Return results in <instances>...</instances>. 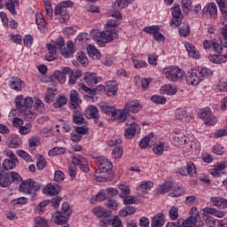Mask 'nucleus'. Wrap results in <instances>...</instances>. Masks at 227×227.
<instances>
[{"mask_svg": "<svg viewBox=\"0 0 227 227\" xmlns=\"http://www.w3.org/2000/svg\"><path fill=\"white\" fill-rule=\"evenodd\" d=\"M90 33L99 47H106V43L114 40V20H108L103 31L91 29Z\"/></svg>", "mask_w": 227, "mask_h": 227, "instance_id": "nucleus-1", "label": "nucleus"}, {"mask_svg": "<svg viewBox=\"0 0 227 227\" xmlns=\"http://www.w3.org/2000/svg\"><path fill=\"white\" fill-rule=\"evenodd\" d=\"M212 75H214V72L207 67H202L200 70L192 69L185 75L186 83L190 86H198L201 81H205L207 77H212Z\"/></svg>", "mask_w": 227, "mask_h": 227, "instance_id": "nucleus-2", "label": "nucleus"}, {"mask_svg": "<svg viewBox=\"0 0 227 227\" xmlns=\"http://www.w3.org/2000/svg\"><path fill=\"white\" fill-rule=\"evenodd\" d=\"M114 189L113 187L107 188L106 191L104 189L99 190V192L95 195V201L98 203L105 201V207L110 210H114Z\"/></svg>", "mask_w": 227, "mask_h": 227, "instance_id": "nucleus-3", "label": "nucleus"}, {"mask_svg": "<svg viewBox=\"0 0 227 227\" xmlns=\"http://www.w3.org/2000/svg\"><path fill=\"white\" fill-rule=\"evenodd\" d=\"M42 189V184L28 178L21 182L19 191L24 194H30L32 198H36L37 192H40Z\"/></svg>", "mask_w": 227, "mask_h": 227, "instance_id": "nucleus-4", "label": "nucleus"}, {"mask_svg": "<svg viewBox=\"0 0 227 227\" xmlns=\"http://www.w3.org/2000/svg\"><path fill=\"white\" fill-rule=\"evenodd\" d=\"M22 176L17 172H4L0 170V185L4 188L10 187L12 184H20Z\"/></svg>", "mask_w": 227, "mask_h": 227, "instance_id": "nucleus-5", "label": "nucleus"}, {"mask_svg": "<svg viewBox=\"0 0 227 227\" xmlns=\"http://www.w3.org/2000/svg\"><path fill=\"white\" fill-rule=\"evenodd\" d=\"M163 74L166 75V79L171 82H178L185 77V72L176 66H170L163 69Z\"/></svg>", "mask_w": 227, "mask_h": 227, "instance_id": "nucleus-6", "label": "nucleus"}, {"mask_svg": "<svg viewBox=\"0 0 227 227\" xmlns=\"http://www.w3.org/2000/svg\"><path fill=\"white\" fill-rule=\"evenodd\" d=\"M198 116L200 120H204L206 125L214 126L217 123V117L212 114V110L209 107L200 110Z\"/></svg>", "mask_w": 227, "mask_h": 227, "instance_id": "nucleus-7", "label": "nucleus"}, {"mask_svg": "<svg viewBox=\"0 0 227 227\" xmlns=\"http://www.w3.org/2000/svg\"><path fill=\"white\" fill-rule=\"evenodd\" d=\"M96 164L98 166V169L103 173H111V171H113V161L106 156H98Z\"/></svg>", "mask_w": 227, "mask_h": 227, "instance_id": "nucleus-8", "label": "nucleus"}, {"mask_svg": "<svg viewBox=\"0 0 227 227\" xmlns=\"http://www.w3.org/2000/svg\"><path fill=\"white\" fill-rule=\"evenodd\" d=\"M16 107L20 109V111H25L26 109H30L33 106V98L27 97L24 98L23 95H20L15 98Z\"/></svg>", "mask_w": 227, "mask_h": 227, "instance_id": "nucleus-9", "label": "nucleus"}, {"mask_svg": "<svg viewBox=\"0 0 227 227\" xmlns=\"http://www.w3.org/2000/svg\"><path fill=\"white\" fill-rule=\"evenodd\" d=\"M55 17H59V22L65 24L70 20V12L68 9L62 7L59 4L55 6L54 9Z\"/></svg>", "mask_w": 227, "mask_h": 227, "instance_id": "nucleus-10", "label": "nucleus"}, {"mask_svg": "<svg viewBox=\"0 0 227 227\" xmlns=\"http://www.w3.org/2000/svg\"><path fill=\"white\" fill-rule=\"evenodd\" d=\"M73 166H79L80 169L83 171V173L90 172V164L88 163V160L81 155H74L72 158Z\"/></svg>", "mask_w": 227, "mask_h": 227, "instance_id": "nucleus-11", "label": "nucleus"}, {"mask_svg": "<svg viewBox=\"0 0 227 227\" xmlns=\"http://www.w3.org/2000/svg\"><path fill=\"white\" fill-rule=\"evenodd\" d=\"M84 116L88 118V120H94V123H98L100 121L98 108L95 106H89L84 111Z\"/></svg>", "mask_w": 227, "mask_h": 227, "instance_id": "nucleus-12", "label": "nucleus"}, {"mask_svg": "<svg viewBox=\"0 0 227 227\" xmlns=\"http://www.w3.org/2000/svg\"><path fill=\"white\" fill-rule=\"evenodd\" d=\"M91 213L99 219H109L113 212L106 207L97 206L91 209Z\"/></svg>", "mask_w": 227, "mask_h": 227, "instance_id": "nucleus-13", "label": "nucleus"}, {"mask_svg": "<svg viewBox=\"0 0 227 227\" xmlns=\"http://www.w3.org/2000/svg\"><path fill=\"white\" fill-rule=\"evenodd\" d=\"M92 91H106L107 97H114V81L106 82V85H98Z\"/></svg>", "mask_w": 227, "mask_h": 227, "instance_id": "nucleus-14", "label": "nucleus"}, {"mask_svg": "<svg viewBox=\"0 0 227 227\" xmlns=\"http://www.w3.org/2000/svg\"><path fill=\"white\" fill-rule=\"evenodd\" d=\"M226 168H227L226 160L218 161L214 165L213 168L209 169V173L213 176L219 178V176H221V174L223 173V171H224V169H226Z\"/></svg>", "mask_w": 227, "mask_h": 227, "instance_id": "nucleus-15", "label": "nucleus"}, {"mask_svg": "<svg viewBox=\"0 0 227 227\" xmlns=\"http://www.w3.org/2000/svg\"><path fill=\"white\" fill-rule=\"evenodd\" d=\"M66 45L67 46H63L64 48L60 50L61 56L66 59L74 58V54L75 53V44L74 41H68Z\"/></svg>", "mask_w": 227, "mask_h": 227, "instance_id": "nucleus-16", "label": "nucleus"}, {"mask_svg": "<svg viewBox=\"0 0 227 227\" xmlns=\"http://www.w3.org/2000/svg\"><path fill=\"white\" fill-rule=\"evenodd\" d=\"M124 108H125V111L128 112V114H129V113L136 114V113H139V111L143 109V105L139 103V100L134 99L128 102L124 106Z\"/></svg>", "mask_w": 227, "mask_h": 227, "instance_id": "nucleus-17", "label": "nucleus"}, {"mask_svg": "<svg viewBox=\"0 0 227 227\" xmlns=\"http://www.w3.org/2000/svg\"><path fill=\"white\" fill-rule=\"evenodd\" d=\"M223 47L225 48V53L224 54H213L209 55L207 58L209 61L212 63H215V65H221L223 63H226L227 61V43L223 44Z\"/></svg>", "mask_w": 227, "mask_h": 227, "instance_id": "nucleus-18", "label": "nucleus"}, {"mask_svg": "<svg viewBox=\"0 0 227 227\" xmlns=\"http://www.w3.org/2000/svg\"><path fill=\"white\" fill-rule=\"evenodd\" d=\"M46 49L48 52L44 55L45 61H54V59H58V48L54 46L52 43H47Z\"/></svg>", "mask_w": 227, "mask_h": 227, "instance_id": "nucleus-19", "label": "nucleus"}, {"mask_svg": "<svg viewBox=\"0 0 227 227\" xmlns=\"http://www.w3.org/2000/svg\"><path fill=\"white\" fill-rule=\"evenodd\" d=\"M202 13L203 15L212 17V19H217V4H215L214 2L207 4L202 10Z\"/></svg>", "mask_w": 227, "mask_h": 227, "instance_id": "nucleus-20", "label": "nucleus"}, {"mask_svg": "<svg viewBox=\"0 0 227 227\" xmlns=\"http://www.w3.org/2000/svg\"><path fill=\"white\" fill-rule=\"evenodd\" d=\"M24 84V81L20 78L14 76L11 77L8 82V86L11 90L14 91H22V85Z\"/></svg>", "mask_w": 227, "mask_h": 227, "instance_id": "nucleus-21", "label": "nucleus"}, {"mask_svg": "<svg viewBox=\"0 0 227 227\" xmlns=\"http://www.w3.org/2000/svg\"><path fill=\"white\" fill-rule=\"evenodd\" d=\"M99 109L106 116H111L112 121H114V106L109 105V103L102 102L99 104Z\"/></svg>", "mask_w": 227, "mask_h": 227, "instance_id": "nucleus-22", "label": "nucleus"}, {"mask_svg": "<svg viewBox=\"0 0 227 227\" xmlns=\"http://www.w3.org/2000/svg\"><path fill=\"white\" fill-rule=\"evenodd\" d=\"M184 47L188 52V56H190V58H193L194 59H200V58L201 57V55L200 54V51H198V49H196V46L193 45L192 43L186 42L184 43Z\"/></svg>", "mask_w": 227, "mask_h": 227, "instance_id": "nucleus-23", "label": "nucleus"}, {"mask_svg": "<svg viewBox=\"0 0 227 227\" xmlns=\"http://www.w3.org/2000/svg\"><path fill=\"white\" fill-rule=\"evenodd\" d=\"M93 178L96 182H109L113 180V176H109V172H102L98 169L94 172Z\"/></svg>", "mask_w": 227, "mask_h": 227, "instance_id": "nucleus-24", "label": "nucleus"}, {"mask_svg": "<svg viewBox=\"0 0 227 227\" xmlns=\"http://www.w3.org/2000/svg\"><path fill=\"white\" fill-rule=\"evenodd\" d=\"M139 129V125L136 122H132L129 126L125 129L124 136L126 139H134L136 137V133Z\"/></svg>", "mask_w": 227, "mask_h": 227, "instance_id": "nucleus-25", "label": "nucleus"}, {"mask_svg": "<svg viewBox=\"0 0 227 227\" xmlns=\"http://www.w3.org/2000/svg\"><path fill=\"white\" fill-rule=\"evenodd\" d=\"M153 187V182L144 181L140 184V185L137 188V194H139V196H145V194H148V192L151 191Z\"/></svg>", "mask_w": 227, "mask_h": 227, "instance_id": "nucleus-26", "label": "nucleus"}, {"mask_svg": "<svg viewBox=\"0 0 227 227\" xmlns=\"http://www.w3.org/2000/svg\"><path fill=\"white\" fill-rule=\"evenodd\" d=\"M210 202L212 203L213 207H217L221 209L227 208V200L224 197H211Z\"/></svg>", "mask_w": 227, "mask_h": 227, "instance_id": "nucleus-27", "label": "nucleus"}, {"mask_svg": "<svg viewBox=\"0 0 227 227\" xmlns=\"http://www.w3.org/2000/svg\"><path fill=\"white\" fill-rule=\"evenodd\" d=\"M58 94V88L56 85H49L46 96L44 98V102L47 104H51V102H54V98Z\"/></svg>", "mask_w": 227, "mask_h": 227, "instance_id": "nucleus-28", "label": "nucleus"}, {"mask_svg": "<svg viewBox=\"0 0 227 227\" xmlns=\"http://www.w3.org/2000/svg\"><path fill=\"white\" fill-rule=\"evenodd\" d=\"M83 80L88 86H96L98 84V76L96 73L88 72L83 75Z\"/></svg>", "mask_w": 227, "mask_h": 227, "instance_id": "nucleus-29", "label": "nucleus"}, {"mask_svg": "<svg viewBox=\"0 0 227 227\" xmlns=\"http://www.w3.org/2000/svg\"><path fill=\"white\" fill-rule=\"evenodd\" d=\"M170 191L171 192L168 193V196L171 198H180V196L185 192V189H184V187H179L174 183H170Z\"/></svg>", "mask_w": 227, "mask_h": 227, "instance_id": "nucleus-30", "label": "nucleus"}, {"mask_svg": "<svg viewBox=\"0 0 227 227\" xmlns=\"http://www.w3.org/2000/svg\"><path fill=\"white\" fill-rule=\"evenodd\" d=\"M69 98L71 101V109H76L77 107H79V104H81V98L79 97V93H77V90H71L69 93Z\"/></svg>", "mask_w": 227, "mask_h": 227, "instance_id": "nucleus-31", "label": "nucleus"}, {"mask_svg": "<svg viewBox=\"0 0 227 227\" xmlns=\"http://www.w3.org/2000/svg\"><path fill=\"white\" fill-rule=\"evenodd\" d=\"M59 191H61V187L52 184L44 186L43 189V194H49V196H57V194H59Z\"/></svg>", "mask_w": 227, "mask_h": 227, "instance_id": "nucleus-32", "label": "nucleus"}, {"mask_svg": "<svg viewBox=\"0 0 227 227\" xmlns=\"http://www.w3.org/2000/svg\"><path fill=\"white\" fill-rule=\"evenodd\" d=\"M73 121L75 125H82L84 123V114L79 110V107L73 108Z\"/></svg>", "mask_w": 227, "mask_h": 227, "instance_id": "nucleus-33", "label": "nucleus"}, {"mask_svg": "<svg viewBox=\"0 0 227 227\" xmlns=\"http://www.w3.org/2000/svg\"><path fill=\"white\" fill-rule=\"evenodd\" d=\"M166 221L164 220V213H159L154 215L151 221L152 227H163Z\"/></svg>", "mask_w": 227, "mask_h": 227, "instance_id": "nucleus-34", "label": "nucleus"}, {"mask_svg": "<svg viewBox=\"0 0 227 227\" xmlns=\"http://www.w3.org/2000/svg\"><path fill=\"white\" fill-rule=\"evenodd\" d=\"M15 166H17V156L15 154H12L10 159H6L3 162V168L5 171L13 169Z\"/></svg>", "mask_w": 227, "mask_h": 227, "instance_id": "nucleus-35", "label": "nucleus"}, {"mask_svg": "<svg viewBox=\"0 0 227 227\" xmlns=\"http://www.w3.org/2000/svg\"><path fill=\"white\" fill-rule=\"evenodd\" d=\"M168 150H169V146L166 145V143L164 142H158L156 144H154L153 148V153H155V155H162V153H164V152H168Z\"/></svg>", "mask_w": 227, "mask_h": 227, "instance_id": "nucleus-36", "label": "nucleus"}, {"mask_svg": "<svg viewBox=\"0 0 227 227\" xmlns=\"http://www.w3.org/2000/svg\"><path fill=\"white\" fill-rule=\"evenodd\" d=\"M129 113L124 109H115L114 110V120L118 121V123H123L125 120H127V116Z\"/></svg>", "mask_w": 227, "mask_h": 227, "instance_id": "nucleus-37", "label": "nucleus"}, {"mask_svg": "<svg viewBox=\"0 0 227 227\" xmlns=\"http://www.w3.org/2000/svg\"><path fill=\"white\" fill-rule=\"evenodd\" d=\"M35 22L40 31H45L47 29V22L45 21V18L42 12H37L35 14Z\"/></svg>", "mask_w": 227, "mask_h": 227, "instance_id": "nucleus-38", "label": "nucleus"}, {"mask_svg": "<svg viewBox=\"0 0 227 227\" xmlns=\"http://www.w3.org/2000/svg\"><path fill=\"white\" fill-rule=\"evenodd\" d=\"M53 222L55 223V224H67V223H68V216L65 215L61 212H56L53 215Z\"/></svg>", "mask_w": 227, "mask_h": 227, "instance_id": "nucleus-39", "label": "nucleus"}, {"mask_svg": "<svg viewBox=\"0 0 227 227\" xmlns=\"http://www.w3.org/2000/svg\"><path fill=\"white\" fill-rule=\"evenodd\" d=\"M122 140L121 138H118L114 141V155H115V159H121V157H123V147H121Z\"/></svg>", "mask_w": 227, "mask_h": 227, "instance_id": "nucleus-40", "label": "nucleus"}, {"mask_svg": "<svg viewBox=\"0 0 227 227\" xmlns=\"http://www.w3.org/2000/svg\"><path fill=\"white\" fill-rule=\"evenodd\" d=\"M81 77H82V73L81 72V70L71 71L68 77V84H75L77 82V80L81 79Z\"/></svg>", "mask_w": 227, "mask_h": 227, "instance_id": "nucleus-41", "label": "nucleus"}, {"mask_svg": "<svg viewBox=\"0 0 227 227\" xmlns=\"http://www.w3.org/2000/svg\"><path fill=\"white\" fill-rule=\"evenodd\" d=\"M88 54L92 59H100V51L93 44H89L87 47Z\"/></svg>", "mask_w": 227, "mask_h": 227, "instance_id": "nucleus-42", "label": "nucleus"}, {"mask_svg": "<svg viewBox=\"0 0 227 227\" xmlns=\"http://www.w3.org/2000/svg\"><path fill=\"white\" fill-rule=\"evenodd\" d=\"M20 0H8L5 3V8L10 12L12 15H17V10L15 9V6L19 4Z\"/></svg>", "mask_w": 227, "mask_h": 227, "instance_id": "nucleus-43", "label": "nucleus"}, {"mask_svg": "<svg viewBox=\"0 0 227 227\" xmlns=\"http://www.w3.org/2000/svg\"><path fill=\"white\" fill-rule=\"evenodd\" d=\"M160 91L162 95H175L176 93V88L171 84H165L161 86Z\"/></svg>", "mask_w": 227, "mask_h": 227, "instance_id": "nucleus-44", "label": "nucleus"}, {"mask_svg": "<svg viewBox=\"0 0 227 227\" xmlns=\"http://www.w3.org/2000/svg\"><path fill=\"white\" fill-rule=\"evenodd\" d=\"M53 81H58L60 82V84H65L67 82V75H65L61 71L57 70L53 73V75L51 76Z\"/></svg>", "mask_w": 227, "mask_h": 227, "instance_id": "nucleus-45", "label": "nucleus"}, {"mask_svg": "<svg viewBox=\"0 0 227 227\" xmlns=\"http://www.w3.org/2000/svg\"><path fill=\"white\" fill-rule=\"evenodd\" d=\"M48 205H51V200H43L36 206L35 212H37L39 215H42V214L45 212V208H47Z\"/></svg>", "mask_w": 227, "mask_h": 227, "instance_id": "nucleus-46", "label": "nucleus"}, {"mask_svg": "<svg viewBox=\"0 0 227 227\" xmlns=\"http://www.w3.org/2000/svg\"><path fill=\"white\" fill-rule=\"evenodd\" d=\"M153 133H150L149 135L145 136L144 138L140 140L139 146L142 149L148 148L150 145V141L153 139Z\"/></svg>", "mask_w": 227, "mask_h": 227, "instance_id": "nucleus-47", "label": "nucleus"}, {"mask_svg": "<svg viewBox=\"0 0 227 227\" xmlns=\"http://www.w3.org/2000/svg\"><path fill=\"white\" fill-rule=\"evenodd\" d=\"M40 145V140L36 137H32L28 138V150L33 153L35 150H36V146Z\"/></svg>", "mask_w": 227, "mask_h": 227, "instance_id": "nucleus-48", "label": "nucleus"}, {"mask_svg": "<svg viewBox=\"0 0 227 227\" xmlns=\"http://www.w3.org/2000/svg\"><path fill=\"white\" fill-rule=\"evenodd\" d=\"M67 102L68 99H67V98H65L64 96H59L53 103V107H55V109H59L63 107V106H67Z\"/></svg>", "mask_w": 227, "mask_h": 227, "instance_id": "nucleus-49", "label": "nucleus"}, {"mask_svg": "<svg viewBox=\"0 0 227 227\" xmlns=\"http://www.w3.org/2000/svg\"><path fill=\"white\" fill-rule=\"evenodd\" d=\"M35 227H49V222L47 219L42 217V216H36L34 219Z\"/></svg>", "mask_w": 227, "mask_h": 227, "instance_id": "nucleus-50", "label": "nucleus"}, {"mask_svg": "<svg viewBox=\"0 0 227 227\" xmlns=\"http://www.w3.org/2000/svg\"><path fill=\"white\" fill-rule=\"evenodd\" d=\"M158 31H160V27L157 25H153L149 27H145L143 28L144 33H147V35H153V36L158 33Z\"/></svg>", "mask_w": 227, "mask_h": 227, "instance_id": "nucleus-51", "label": "nucleus"}, {"mask_svg": "<svg viewBox=\"0 0 227 227\" xmlns=\"http://www.w3.org/2000/svg\"><path fill=\"white\" fill-rule=\"evenodd\" d=\"M157 194H166L171 191L170 183H165L162 185H159L157 188Z\"/></svg>", "mask_w": 227, "mask_h": 227, "instance_id": "nucleus-52", "label": "nucleus"}, {"mask_svg": "<svg viewBox=\"0 0 227 227\" xmlns=\"http://www.w3.org/2000/svg\"><path fill=\"white\" fill-rule=\"evenodd\" d=\"M151 100L153 102V104L161 105V106H164V104L168 102V99H166L164 96H159V95L152 96Z\"/></svg>", "mask_w": 227, "mask_h": 227, "instance_id": "nucleus-53", "label": "nucleus"}, {"mask_svg": "<svg viewBox=\"0 0 227 227\" xmlns=\"http://www.w3.org/2000/svg\"><path fill=\"white\" fill-rule=\"evenodd\" d=\"M173 139H175L176 141V146H182V145H187V137H185L184 135H177L173 137Z\"/></svg>", "mask_w": 227, "mask_h": 227, "instance_id": "nucleus-54", "label": "nucleus"}, {"mask_svg": "<svg viewBox=\"0 0 227 227\" xmlns=\"http://www.w3.org/2000/svg\"><path fill=\"white\" fill-rule=\"evenodd\" d=\"M76 59L83 67H86V65H88V58L86 57V54H84V52L82 51L77 52Z\"/></svg>", "mask_w": 227, "mask_h": 227, "instance_id": "nucleus-55", "label": "nucleus"}, {"mask_svg": "<svg viewBox=\"0 0 227 227\" xmlns=\"http://www.w3.org/2000/svg\"><path fill=\"white\" fill-rule=\"evenodd\" d=\"M180 36L187 37L191 35V27L189 24L184 25L178 28Z\"/></svg>", "mask_w": 227, "mask_h": 227, "instance_id": "nucleus-56", "label": "nucleus"}, {"mask_svg": "<svg viewBox=\"0 0 227 227\" xmlns=\"http://www.w3.org/2000/svg\"><path fill=\"white\" fill-rule=\"evenodd\" d=\"M184 203L188 207H194V205L198 204V197L195 195H189L185 197Z\"/></svg>", "mask_w": 227, "mask_h": 227, "instance_id": "nucleus-57", "label": "nucleus"}, {"mask_svg": "<svg viewBox=\"0 0 227 227\" xmlns=\"http://www.w3.org/2000/svg\"><path fill=\"white\" fill-rule=\"evenodd\" d=\"M51 44L54 45V47L57 48L59 51H61L63 49V46L65 45V39L63 38V36L59 35L57 40L51 41Z\"/></svg>", "mask_w": 227, "mask_h": 227, "instance_id": "nucleus-58", "label": "nucleus"}, {"mask_svg": "<svg viewBox=\"0 0 227 227\" xmlns=\"http://www.w3.org/2000/svg\"><path fill=\"white\" fill-rule=\"evenodd\" d=\"M22 145V139L20 137H14L10 140V148H19Z\"/></svg>", "mask_w": 227, "mask_h": 227, "instance_id": "nucleus-59", "label": "nucleus"}, {"mask_svg": "<svg viewBox=\"0 0 227 227\" xmlns=\"http://www.w3.org/2000/svg\"><path fill=\"white\" fill-rule=\"evenodd\" d=\"M35 38L31 34L25 35L23 37V43L25 47H32Z\"/></svg>", "mask_w": 227, "mask_h": 227, "instance_id": "nucleus-60", "label": "nucleus"}, {"mask_svg": "<svg viewBox=\"0 0 227 227\" xmlns=\"http://www.w3.org/2000/svg\"><path fill=\"white\" fill-rule=\"evenodd\" d=\"M24 111V120H26L27 121H30V120H35V118H36L37 116L36 113L33 112L30 108H27Z\"/></svg>", "mask_w": 227, "mask_h": 227, "instance_id": "nucleus-61", "label": "nucleus"}, {"mask_svg": "<svg viewBox=\"0 0 227 227\" xmlns=\"http://www.w3.org/2000/svg\"><path fill=\"white\" fill-rule=\"evenodd\" d=\"M10 42L11 43H16V45H22V36L20 34H12L10 35Z\"/></svg>", "mask_w": 227, "mask_h": 227, "instance_id": "nucleus-62", "label": "nucleus"}, {"mask_svg": "<svg viewBox=\"0 0 227 227\" xmlns=\"http://www.w3.org/2000/svg\"><path fill=\"white\" fill-rule=\"evenodd\" d=\"M216 90L220 92H226L227 91V82L224 81L223 78H221L217 84H216Z\"/></svg>", "mask_w": 227, "mask_h": 227, "instance_id": "nucleus-63", "label": "nucleus"}, {"mask_svg": "<svg viewBox=\"0 0 227 227\" xmlns=\"http://www.w3.org/2000/svg\"><path fill=\"white\" fill-rule=\"evenodd\" d=\"M202 219L205 222L206 226H215V219L210 216V215H202Z\"/></svg>", "mask_w": 227, "mask_h": 227, "instance_id": "nucleus-64", "label": "nucleus"}]
</instances>
